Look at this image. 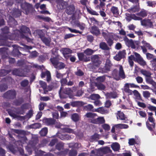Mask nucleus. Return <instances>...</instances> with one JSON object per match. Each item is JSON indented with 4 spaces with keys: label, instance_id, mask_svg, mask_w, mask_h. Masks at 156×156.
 Instances as JSON below:
<instances>
[{
    "label": "nucleus",
    "instance_id": "43",
    "mask_svg": "<svg viewBox=\"0 0 156 156\" xmlns=\"http://www.w3.org/2000/svg\"><path fill=\"white\" fill-rule=\"evenodd\" d=\"M75 73L76 76H82L84 75V73L80 69H78L75 72Z\"/></svg>",
    "mask_w": 156,
    "mask_h": 156
},
{
    "label": "nucleus",
    "instance_id": "53",
    "mask_svg": "<svg viewBox=\"0 0 156 156\" xmlns=\"http://www.w3.org/2000/svg\"><path fill=\"white\" fill-rule=\"evenodd\" d=\"M91 22L95 25H98L99 22L94 18H90Z\"/></svg>",
    "mask_w": 156,
    "mask_h": 156
},
{
    "label": "nucleus",
    "instance_id": "6",
    "mask_svg": "<svg viewBox=\"0 0 156 156\" xmlns=\"http://www.w3.org/2000/svg\"><path fill=\"white\" fill-rule=\"evenodd\" d=\"M54 124H55L56 127L60 128L63 131L69 133H74L76 134L72 129L66 127L65 125H62L59 122L55 123Z\"/></svg>",
    "mask_w": 156,
    "mask_h": 156
},
{
    "label": "nucleus",
    "instance_id": "19",
    "mask_svg": "<svg viewBox=\"0 0 156 156\" xmlns=\"http://www.w3.org/2000/svg\"><path fill=\"white\" fill-rule=\"evenodd\" d=\"M75 10V8L74 6L71 5L67 8L66 12L68 14H71L73 13Z\"/></svg>",
    "mask_w": 156,
    "mask_h": 156
},
{
    "label": "nucleus",
    "instance_id": "7",
    "mask_svg": "<svg viewBox=\"0 0 156 156\" xmlns=\"http://www.w3.org/2000/svg\"><path fill=\"white\" fill-rule=\"evenodd\" d=\"M124 40L125 41H128L130 47L132 48L135 49L138 47L140 44V42L138 41H133L131 40L129 41L128 39L126 37L124 38Z\"/></svg>",
    "mask_w": 156,
    "mask_h": 156
},
{
    "label": "nucleus",
    "instance_id": "31",
    "mask_svg": "<svg viewBox=\"0 0 156 156\" xmlns=\"http://www.w3.org/2000/svg\"><path fill=\"white\" fill-rule=\"evenodd\" d=\"M95 51L90 49L87 48L84 51V53L87 55H90L94 53Z\"/></svg>",
    "mask_w": 156,
    "mask_h": 156
},
{
    "label": "nucleus",
    "instance_id": "26",
    "mask_svg": "<svg viewBox=\"0 0 156 156\" xmlns=\"http://www.w3.org/2000/svg\"><path fill=\"white\" fill-rule=\"evenodd\" d=\"M44 122L47 125H51L55 123V121L52 119H44L43 120Z\"/></svg>",
    "mask_w": 156,
    "mask_h": 156
},
{
    "label": "nucleus",
    "instance_id": "2",
    "mask_svg": "<svg viewBox=\"0 0 156 156\" xmlns=\"http://www.w3.org/2000/svg\"><path fill=\"white\" fill-rule=\"evenodd\" d=\"M117 67L119 69V73L118 70L116 69H115L112 73V77L117 80H120L121 78L122 79H125L126 76L122 66L118 65Z\"/></svg>",
    "mask_w": 156,
    "mask_h": 156
},
{
    "label": "nucleus",
    "instance_id": "47",
    "mask_svg": "<svg viewBox=\"0 0 156 156\" xmlns=\"http://www.w3.org/2000/svg\"><path fill=\"white\" fill-rule=\"evenodd\" d=\"M94 108L93 106L90 104H89L87 106H84V108L85 110L88 111H90Z\"/></svg>",
    "mask_w": 156,
    "mask_h": 156
},
{
    "label": "nucleus",
    "instance_id": "13",
    "mask_svg": "<svg viewBox=\"0 0 156 156\" xmlns=\"http://www.w3.org/2000/svg\"><path fill=\"white\" fill-rule=\"evenodd\" d=\"M63 87L62 86L59 91V94L60 96H61L62 94L61 93L62 91L63 93L68 95L71 94L72 92V90L70 88H66L64 90H63Z\"/></svg>",
    "mask_w": 156,
    "mask_h": 156
},
{
    "label": "nucleus",
    "instance_id": "5",
    "mask_svg": "<svg viewBox=\"0 0 156 156\" xmlns=\"http://www.w3.org/2000/svg\"><path fill=\"white\" fill-rule=\"evenodd\" d=\"M140 72L142 74L147 77L146 78V81L148 82L151 84H154L156 87V83L150 78L151 74V73L148 71L143 69L141 70Z\"/></svg>",
    "mask_w": 156,
    "mask_h": 156
},
{
    "label": "nucleus",
    "instance_id": "1",
    "mask_svg": "<svg viewBox=\"0 0 156 156\" xmlns=\"http://www.w3.org/2000/svg\"><path fill=\"white\" fill-rule=\"evenodd\" d=\"M86 116L87 118H91L90 119V121L93 123L102 124L105 122V120L103 117L100 116L97 119H94L95 117L98 116L97 114L96 113H87L86 114Z\"/></svg>",
    "mask_w": 156,
    "mask_h": 156
},
{
    "label": "nucleus",
    "instance_id": "38",
    "mask_svg": "<svg viewBox=\"0 0 156 156\" xmlns=\"http://www.w3.org/2000/svg\"><path fill=\"white\" fill-rule=\"evenodd\" d=\"M20 30L21 32L23 33H27L29 31V29L25 26H23L21 29Z\"/></svg>",
    "mask_w": 156,
    "mask_h": 156
},
{
    "label": "nucleus",
    "instance_id": "22",
    "mask_svg": "<svg viewBox=\"0 0 156 156\" xmlns=\"http://www.w3.org/2000/svg\"><path fill=\"white\" fill-rule=\"evenodd\" d=\"M41 40L47 46H49L50 44L51 41V40L50 38H47L44 37H41Z\"/></svg>",
    "mask_w": 156,
    "mask_h": 156
},
{
    "label": "nucleus",
    "instance_id": "42",
    "mask_svg": "<svg viewBox=\"0 0 156 156\" xmlns=\"http://www.w3.org/2000/svg\"><path fill=\"white\" fill-rule=\"evenodd\" d=\"M90 98L92 100H95L100 98L99 95L97 94H92L90 96Z\"/></svg>",
    "mask_w": 156,
    "mask_h": 156
},
{
    "label": "nucleus",
    "instance_id": "20",
    "mask_svg": "<svg viewBox=\"0 0 156 156\" xmlns=\"http://www.w3.org/2000/svg\"><path fill=\"white\" fill-rule=\"evenodd\" d=\"M99 47L100 48L104 50H109L110 48L108 46L106 43L102 42L99 44Z\"/></svg>",
    "mask_w": 156,
    "mask_h": 156
},
{
    "label": "nucleus",
    "instance_id": "64",
    "mask_svg": "<svg viewBox=\"0 0 156 156\" xmlns=\"http://www.w3.org/2000/svg\"><path fill=\"white\" fill-rule=\"evenodd\" d=\"M111 103L110 101L107 100L105 103V106L107 108H109L111 105Z\"/></svg>",
    "mask_w": 156,
    "mask_h": 156
},
{
    "label": "nucleus",
    "instance_id": "51",
    "mask_svg": "<svg viewBox=\"0 0 156 156\" xmlns=\"http://www.w3.org/2000/svg\"><path fill=\"white\" fill-rule=\"evenodd\" d=\"M118 53L122 58H123L126 54V51L125 50H123L119 51Z\"/></svg>",
    "mask_w": 156,
    "mask_h": 156
},
{
    "label": "nucleus",
    "instance_id": "55",
    "mask_svg": "<svg viewBox=\"0 0 156 156\" xmlns=\"http://www.w3.org/2000/svg\"><path fill=\"white\" fill-rule=\"evenodd\" d=\"M94 103V105L96 106H99L102 105L101 102L98 99L95 100Z\"/></svg>",
    "mask_w": 156,
    "mask_h": 156
},
{
    "label": "nucleus",
    "instance_id": "63",
    "mask_svg": "<svg viewBox=\"0 0 156 156\" xmlns=\"http://www.w3.org/2000/svg\"><path fill=\"white\" fill-rule=\"evenodd\" d=\"M136 79L138 83H141L143 82V79L141 77L137 76L136 78Z\"/></svg>",
    "mask_w": 156,
    "mask_h": 156
},
{
    "label": "nucleus",
    "instance_id": "52",
    "mask_svg": "<svg viewBox=\"0 0 156 156\" xmlns=\"http://www.w3.org/2000/svg\"><path fill=\"white\" fill-rule=\"evenodd\" d=\"M147 108L149 110L151 111L155 112L156 111V107L154 106L149 105L147 106Z\"/></svg>",
    "mask_w": 156,
    "mask_h": 156
},
{
    "label": "nucleus",
    "instance_id": "46",
    "mask_svg": "<svg viewBox=\"0 0 156 156\" xmlns=\"http://www.w3.org/2000/svg\"><path fill=\"white\" fill-rule=\"evenodd\" d=\"M125 84L126 86H128L129 88V87L131 88H136L138 87L137 85H135L133 83H126Z\"/></svg>",
    "mask_w": 156,
    "mask_h": 156
},
{
    "label": "nucleus",
    "instance_id": "35",
    "mask_svg": "<svg viewBox=\"0 0 156 156\" xmlns=\"http://www.w3.org/2000/svg\"><path fill=\"white\" fill-rule=\"evenodd\" d=\"M142 43L143 44L144 46L148 48L149 49L151 50H153V48L151 45L149 43H147L146 41L143 40L142 41Z\"/></svg>",
    "mask_w": 156,
    "mask_h": 156
},
{
    "label": "nucleus",
    "instance_id": "18",
    "mask_svg": "<svg viewBox=\"0 0 156 156\" xmlns=\"http://www.w3.org/2000/svg\"><path fill=\"white\" fill-rule=\"evenodd\" d=\"M23 5L24 6V8H23L24 9V13H25L26 14H28L30 10L32 8V5L31 4L27 3Z\"/></svg>",
    "mask_w": 156,
    "mask_h": 156
},
{
    "label": "nucleus",
    "instance_id": "23",
    "mask_svg": "<svg viewBox=\"0 0 156 156\" xmlns=\"http://www.w3.org/2000/svg\"><path fill=\"white\" fill-rule=\"evenodd\" d=\"M112 149L115 151H118L120 147L119 144L117 143H113L111 145Z\"/></svg>",
    "mask_w": 156,
    "mask_h": 156
},
{
    "label": "nucleus",
    "instance_id": "60",
    "mask_svg": "<svg viewBox=\"0 0 156 156\" xmlns=\"http://www.w3.org/2000/svg\"><path fill=\"white\" fill-rule=\"evenodd\" d=\"M102 126L103 128L106 130H108L110 129V126L108 124H105Z\"/></svg>",
    "mask_w": 156,
    "mask_h": 156
},
{
    "label": "nucleus",
    "instance_id": "8",
    "mask_svg": "<svg viewBox=\"0 0 156 156\" xmlns=\"http://www.w3.org/2000/svg\"><path fill=\"white\" fill-rule=\"evenodd\" d=\"M64 57L68 59L70 56V54L73 52L72 50L68 48H63L60 50Z\"/></svg>",
    "mask_w": 156,
    "mask_h": 156
},
{
    "label": "nucleus",
    "instance_id": "45",
    "mask_svg": "<svg viewBox=\"0 0 156 156\" xmlns=\"http://www.w3.org/2000/svg\"><path fill=\"white\" fill-rule=\"evenodd\" d=\"M105 77L103 76L98 77L97 78L96 80L98 83H100L103 82L105 80Z\"/></svg>",
    "mask_w": 156,
    "mask_h": 156
},
{
    "label": "nucleus",
    "instance_id": "61",
    "mask_svg": "<svg viewBox=\"0 0 156 156\" xmlns=\"http://www.w3.org/2000/svg\"><path fill=\"white\" fill-rule=\"evenodd\" d=\"M77 152L75 150L70 151L69 152L70 156H76L77 155Z\"/></svg>",
    "mask_w": 156,
    "mask_h": 156
},
{
    "label": "nucleus",
    "instance_id": "16",
    "mask_svg": "<svg viewBox=\"0 0 156 156\" xmlns=\"http://www.w3.org/2000/svg\"><path fill=\"white\" fill-rule=\"evenodd\" d=\"M141 24L143 26L151 27L152 26V23L149 20H144L141 21Z\"/></svg>",
    "mask_w": 156,
    "mask_h": 156
},
{
    "label": "nucleus",
    "instance_id": "59",
    "mask_svg": "<svg viewBox=\"0 0 156 156\" xmlns=\"http://www.w3.org/2000/svg\"><path fill=\"white\" fill-rule=\"evenodd\" d=\"M29 83L28 80H25L23 81L21 83V85L23 87H25Z\"/></svg>",
    "mask_w": 156,
    "mask_h": 156
},
{
    "label": "nucleus",
    "instance_id": "62",
    "mask_svg": "<svg viewBox=\"0 0 156 156\" xmlns=\"http://www.w3.org/2000/svg\"><path fill=\"white\" fill-rule=\"evenodd\" d=\"M135 142V141L133 138L129 139V144L130 145H133Z\"/></svg>",
    "mask_w": 156,
    "mask_h": 156
},
{
    "label": "nucleus",
    "instance_id": "50",
    "mask_svg": "<svg viewBox=\"0 0 156 156\" xmlns=\"http://www.w3.org/2000/svg\"><path fill=\"white\" fill-rule=\"evenodd\" d=\"M39 83L41 86V87H42L43 89H45L47 87V85L46 83L43 81H40Z\"/></svg>",
    "mask_w": 156,
    "mask_h": 156
},
{
    "label": "nucleus",
    "instance_id": "17",
    "mask_svg": "<svg viewBox=\"0 0 156 156\" xmlns=\"http://www.w3.org/2000/svg\"><path fill=\"white\" fill-rule=\"evenodd\" d=\"M47 76V80L48 82H49L51 79V74L50 72L48 71H46L45 72H42L41 74V77L42 78L44 77Z\"/></svg>",
    "mask_w": 156,
    "mask_h": 156
},
{
    "label": "nucleus",
    "instance_id": "34",
    "mask_svg": "<svg viewBox=\"0 0 156 156\" xmlns=\"http://www.w3.org/2000/svg\"><path fill=\"white\" fill-rule=\"evenodd\" d=\"M134 55H131L128 57V62L130 66L132 67L133 66L134 62L133 61V60H134Z\"/></svg>",
    "mask_w": 156,
    "mask_h": 156
},
{
    "label": "nucleus",
    "instance_id": "28",
    "mask_svg": "<svg viewBox=\"0 0 156 156\" xmlns=\"http://www.w3.org/2000/svg\"><path fill=\"white\" fill-rule=\"evenodd\" d=\"M71 105L73 107L82 106L84 105L83 103L80 101H75L71 102Z\"/></svg>",
    "mask_w": 156,
    "mask_h": 156
},
{
    "label": "nucleus",
    "instance_id": "3",
    "mask_svg": "<svg viewBox=\"0 0 156 156\" xmlns=\"http://www.w3.org/2000/svg\"><path fill=\"white\" fill-rule=\"evenodd\" d=\"M148 119V120L152 123L151 124H150L148 121H147L146 122V124L147 128L150 131H152L153 130V129L155 128V123L154 122L155 120L153 117V113L151 112H147Z\"/></svg>",
    "mask_w": 156,
    "mask_h": 156
},
{
    "label": "nucleus",
    "instance_id": "25",
    "mask_svg": "<svg viewBox=\"0 0 156 156\" xmlns=\"http://www.w3.org/2000/svg\"><path fill=\"white\" fill-rule=\"evenodd\" d=\"M34 35L38 37H40L41 39V37H43V33L41 30H37L34 32Z\"/></svg>",
    "mask_w": 156,
    "mask_h": 156
},
{
    "label": "nucleus",
    "instance_id": "58",
    "mask_svg": "<svg viewBox=\"0 0 156 156\" xmlns=\"http://www.w3.org/2000/svg\"><path fill=\"white\" fill-rule=\"evenodd\" d=\"M87 10L88 12L90 14L93 15H98V14L96 12V11L92 10V9H87Z\"/></svg>",
    "mask_w": 156,
    "mask_h": 156
},
{
    "label": "nucleus",
    "instance_id": "14",
    "mask_svg": "<svg viewBox=\"0 0 156 156\" xmlns=\"http://www.w3.org/2000/svg\"><path fill=\"white\" fill-rule=\"evenodd\" d=\"M117 118L118 119L121 120H125L126 117L124 114L122 112L118 111L116 115Z\"/></svg>",
    "mask_w": 156,
    "mask_h": 156
},
{
    "label": "nucleus",
    "instance_id": "32",
    "mask_svg": "<svg viewBox=\"0 0 156 156\" xmlns=\"http://www.w3.org/2000/svg\"><path fill=\"white\" fill-rule=\"evenodd\" d=\"M113 36L112 34H110L109 35V37L106 39V40L107 41L109 45H111L113 43V41L112 39L113 38Z\"/></svg>",
    "mask_w": 156,
    "mask_h": 156
},
{
    "label": "nucleus",
    "instance_id": "56",
    "mask_svg": "<svg viewBox=\"0 0 156 156\" xmlns=\"http://www.w3.org/2000/svg\"><path fill=\"white\" fill-rule=\"evenodd\" d=\"M92 139L93 141H97L99 139V135L98 134H96L92 136Z\"/></svg>",
    "mask_w": 156,
    "mask_h": 156
},
{
    "label": "nucleus",
    "instance_id": "41",
    "mask_svg": "<svg viewBox=\"0 0 156 156\" xmlns=\"http://www.w3.org/2000/svg\"><path fill=\"white\" fill-rule=\"evenodd\" d=\"M141 65L144 66L146 65V62L142 57L137 61Z\"/></svg>",
    "mask_w": 156,
    "mask_h": 156
},
{
    "label": "nucleus",
    "instance_id": "21",
    "mask_svg": "<svg viewBox=\"0 0 156 156\" xmlns=\"http://www.w3.org/2000/svg\"><path fill=\"white\" fill-rule=\"evenodd\" d=\"M107 98H115L117 97V94L115 92H111L105 94Z\"/></svg>",
    "mask_w": 156,
    "mask_h": 156
},
{
    "label": "nucleus",
    "instance_id": "4",
    "mask_svg": "<svg viewBox=\"0 0 156 156\" xmlns=\"http://www.w3.org/2000/svg\"><path fill=\"white\" fill-rule=\"evenodd\" d=\"M50 61L54 67L58 69H63L65 66V64L62 62H59L57 59L55 58H50Z\"/></svg>",
    "mask_w": 156,
    "mask_h": 156
},
{
    "label": "nucleus",
    "instance_id": "36",
    "mask_svg": "<svg viewBox=\"0 0 156 156\" xmlns=\"http://www.w3.org/2000/svg\"><path fill=\"white\" fill-rule=\"evenodd\" d=\"M111 11L113 14L116 15L119 14V12L117 7L115 6H112L111 9Z\"/></svg>",
    "mask_w": 156,
    "mask_h": 156
},
{
    "label": "nucleus",
    "instance_id": "48",
    "mask_svg": "<svg viewBox=\"0 0 156 156\" xmlns=\"http://www.w3.org/2000/svg\"><path fill=\"white\" fill-rule=\"evenodd\" d=\"M12 73L13 74L15 75L19 76H22V74L20 73V70L18 69H15L13 70Z\"/></svg>",
    "mask_w": 156,
    "mask_h": 156
},
{
    "label": "nucleus",
    "instance_id": "49",
    "mask_svg": "<svg viewBox=\"0 0 156 156\" xmlns=\"http://www.w3.org/2000/svg\"><path fill=\"white\" fill-rule=\"evenodd\" d=\"M143 94L144 97L148 98L150 97L151 94L149 91H145L143 92Z\"/></svg>",
    "mask_w": 156,
    "mask_h": 156
},
{
    "label": "nucleus",
    "instance_id": "33",
    "mask_svg": "<svg viewBox=\"0 0 156 156\" xmlns=\"http://www.w3.org/2000/svg\"><path fill=\"white\" fill-rule=\"evenodd\" d=\"M71 118L73 121L76 122L79 120L80 117L78 114L74 113L72 115Z\"/></svg>",
    "mask_w": 156,
    "mask_h": 156
},
{
    "label": "nucleus",
    "instance_id": "30",
    "mask_svg": "<svg viewBox=\"0 0 156 156\" xmlns=\"http://www.w3.org/2000/svg\"><path fill=\"white\" fill-rule=\"evenodd\" d=\"M95 84L98 89L100 90H104L106 88L105 85L101 83H97Z\"/></svg>",
    "mask_w": 156,
    "mask_h": 156
},
{
    "label": "nucleus",
    "instance_id": "40",
    "mask_svg": "<svg viewBox=\"0 0 156 156\" xmlns=\"http://www.w3.org/2000/svg\"><path fill=\"white\" fill-rule=\"evenodd\" d=\"M133 54L135 56V57L134 56V61L135 62L137 61L139 59L142 58L139 54L136 52H134Z\"/></svg>",
    "mask_w": 156,
    "mask_h": 156
},
{
    "label": "nucleus",
    "instance_id": "15",
    "mask_svg": "<svg viewBox=\"0 0 156 156\" xmlns=\"http://www.w3.org/2000/svg\"><path fill=\"white\" fill-rule=\"evenodd\" d=\"M91 33L96 36H98L100 34V32L99 29L96 26H92L90 29Z\"/></svg>",
    "mask_w": 156,
    "mask_h": 156
},
{
    "label": "nucleus",
    "instance_id": "24",
    "mask_svg": "<svg viewBox=\"0 0 156 156\" xmlns=\"http://www.w3.org/2000/svg\"><path fill=\"white\" fill-rule=\"evenodd\" d=\"M139 10V8L138 6H135L129 9L128 11L131 13H134L138 12Z\"/></svg>",
    "mask_w": 156,
    "mask_h": 156
},
{
    "label": "nucleus",
    "instance_id": "9",
    "mask_svg": "<svg viewBox=\"0 0 156 156\" xmlns=\"http://www.w3.org/2000/svg\"><path fill=\"white\" fill-rule=\"evenodd\" d=\"M128 127V126L126 124H119L114 125L112 127L111 132L114 133L115 132V129H127Z\"/></svg>",
    "mask_w": 156,
    "mask_h": 156
},
{
    "label": "nucleus",
    "instance_id": "54",
    "mask_svg": "<svg viewBox=\"0 0 156 156\" xmlns=\"http://www.w3.org/2000/svg\"><path fill=\"white\" fill-rule=\"evenodd\" d=\"M50 99V98L48 96L41 97L40 98V100L41 101H45L49 100Z\"/></svg>",
    "mask_w": 156,
    "mask_h": 156
},
{
    "label": "nucleus",
    "instance_id": "39",
    "mask_svg": "<svg viewBox=\"0 0 156 156\" xmlns=\"http://www.w3.org/2000/svg\"><path fill=\"white\" fill-rule=\"evenodd\" d=\"M48 132V129L46 128H43L40 132V134L42 136H45Z\"/></svg>",
    "mask_w": 156,
    "mask_h": 156
},
{
    "label": "nucleus",
    "instance_id": "27",
    "mask_svg": "<svg viewBox=\"0 0 156 156\" xmlns=\"http://www.w3.org/2000/svg\"><path fill=\"white\" fill-rule=\"evenodd\" d=\"M123 91L127 93L128 95H132L133 94V91L129 89L128 86L125 84L124 87Z\"/></svg>",
    "mask_w": 156,
    "mask_h": 156
},
{
    "label": "nucleus",
    "instance_id": "12",
    "mask_svg": "<svg viewBox=\"0 0 156 156\" xmlns=\"http://www.w3.org/2000/svg\"><path fill=\"white\" fill-rule=\"evenodd\" d=\"M16 93L14 90H10L8 91L4 95V97L5 98H12L16 96Z\"/></svg>",
    "mask_w": 156,
    "mask_h": 156
},
{
    "label": "nucleus",
    "instance_id": "10",
    "mask_svg": "<svg viewBox=\"0 0 156 156\" xmlns=\"http://www.w3.org/2000/svg\"><path fill=\"white\" fill-rule=\"evenodd\" d=\"M94 111L98 112L103 115L107 114L109 112V110L108 109H107L103 107H100L97 108L95 109Z\"/></svg>",
    "mask_w": 156,
    "mask_h": 156
},
{
    "label": "nucleus",
    "instance_id": "57",
    "mask_svg": "<svg viewBox=\"0 0 156 156\" xmlns=\"http://www.w3.org/2000/svg\"><path fill=\"white\" fill-rule=\"evenodd\" d=\"M67 28L72 33H79L80 34H81V32L75 29H72L68 27H67Z\"/></svg>",
    "mask_w": 156,
    "mask_h": 156
},
{
    "label": "nucleus",
    "instance_id": "44",
    "mask_svg": "<svg viewBox=\"0 0 156 156\" xmlns=\"http://www.w3.org/2000/svg\"><path fill=\"white\" fill-rule=\"evenodd\" d=\"M130 18L136 20H141L142 18L140 17L136 16L135 14H132L130 16Z\"/></svg>",
    "mask_w": 156,
    "mask_h": 156
},
{
    "label": "nucleus",
    "instance_id": "29",
    "mask_svg": "<svg viewBox=\"0 0 156 156\" xmlns=\"http://www.w3.org/2000/svg\"><path fill=\"white\" fill-rule=\"evenodd\" d=\"M136 15L138 16H141L142 17H144L147 16V13L146 11L144 10H141L139 12L137 13Z\"/></svg>",
    "mask_w": 156,
    "mask_h": 156
},
{
    "label": "nucleus",
    "instance_id": "37",
    "mask_svg": "<svg viewBox=\"0 0 156 156\" xmlns=\"http://www.w3.org/2000/svg\"><path fill=\"white\" fill-rule=\"evenodd\" d=\"M77 55L80 60L85 61H87L85 59V56L83 53H78Z\"/></svg>",
    "mask_w": 156,
    "mask_h": 156
},
{
    "label": "nucleus",
    "instance_id": "11",
    "mask_svg": "<svg viewBox=\"0 0 156 156\" xmlns=\"http://www.w3.org/2000/svg\"><path fill=\"white\" fill-rule=\"evenodd\" d=\"M91 60L94 65L95 66H98L101 63L100 58L98 55H94L92 56Z\"/></svg>",
    "mask_w": 156,
    "mask_h": 156
}]
</instances>
